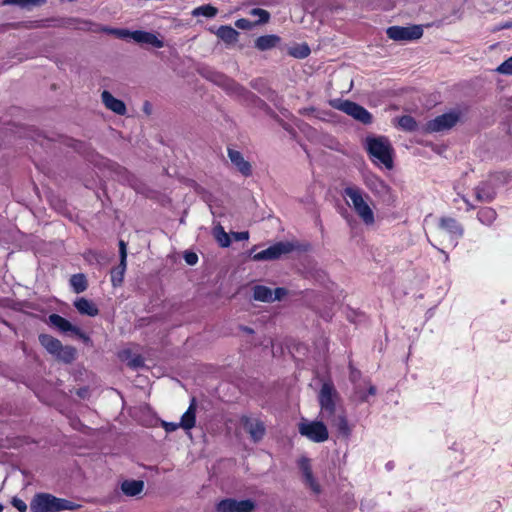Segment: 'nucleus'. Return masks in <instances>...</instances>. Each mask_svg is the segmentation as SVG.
Segmentation results:
<instances>
[{
	"instance_id": "f257e3e1",
	"label": "nucleus",
	"mask_w": 512,
	"mask_h": 512,
	"mask_svg": "<svg viewBox=\"0 0 512 512\" xmlns=\"http://www.w3.org/2000/svg\"><path fill=\"white\" fill-rule=\"evenodd\" d=\"M79 506L71 501L58 498L49 493H37L30 502L31 512H61L75 510Z\"/></svg>"
},
{
	"instance_id": "f03ea898",
	"label": "nucleus",
	"mask_w": 512,
	"mask_h": 512,
	"mask_svg": "<svg viewBox=\"0 0 512 512\" xmlns=\"http://www.w3.org/2000/svg\"><path fill=\"white\" fill-rule=\"evenodd\" d=\"M366 148L370 158L375 163H380L387 169L393 168V148L386 137H368Z\"/></svg>"
},
{
	"instance_id": "7ed1b4c3",
	"label": "nucleus",
	"mask_w": 512,
	"mask_h": 512,
	"mask_svg": "<svg viewBox=\"0 0 512 512\" xmlns=\"http://www.w3.org/2000/svg\"><path fill=\"white\" fill-rule=\"evenodd\" d=\"M343 196L351 200L355 213L366 225H373L375 222L374 212L367 203L368 195H364L361 188L348 186L343 190Z\"/></svg>"
},
{
	"instance_id": "20e7f679",
	"label": "nucleus",
	"mask_w": 512,
	"mask_h": 512,
	"mask_svg": "<svg viewBox=\"0 0 512 512\" xmlns=\"http://www.w3.org/2000/svg\"><path fill=\"white\" fill-rule=\"evenodd\" d=\"M463 227L462 225L453 217H441L438 222L437 231H436V239L444 238L446 235L450 236V240L447 244H444L443 241H440L442 247H439V251L443 254H448L446 249L450 247H454L456 243L454 240L463 236Z\"/></svg>"
},
{
	"instance_id": "39448f33",
	"label": "nucleus",
	"mask_w": 512,
	"mask_h": 512,
	"mask_svg": "<svg viewBox=\"0 0 512 512\" xmlns=\"http://www.w3.org/2000/svg\"><path fill=\"white\" fill-rule=\"evenodd\" d=\"M312 251V245L306 240H290V241H279L267 249L260 251L253 256H282L288 253H309Z\"/></svg>"
},
{
	"instance_id": "423d86ee",
	"label": "nucleus",
	"mask_w": 512,
	"mask_h": 512,
	"mask_svg": "<svg viewBox=\"0 0 512 512\" xmlns=\"http://www.w3.org/2000/svg\"><path fill=\"white\" fill-rule=\"evenodd\" d=\"M320 414L325 420L328 417L342 411L338 408L339 394L330 381L324 382L318 394Z\"/></svg>"
},
{
	"instance_id": "0eeeda50",
	"label": "nucleus",
	"mask_w": 512,
	"mask_h": 512,
	"mask_svg": "<svg viewBox=\"0 0 512 512\" xmlns=\"http://www.w3.org/2000/svg\"><path fill=\"white\" fill-rule=\"evenodd\" d=\"M40 344L47 350L48 353L65 363H71L75 360L76 349L72 346H63L62 343L48 334L39 335Z\"/></svg>"
},
{
	"instance_id": "6e6552de",
	"label": "nucleus",
	"mask_w": 512,
	"mask_h": 512,
	"mask_svg": "<svg viewBox=\"0 0 512 512\" xmlns=\"http://www.w3.org/2000/svg\"><path fill=\"white\" fill-rule=\"evenodd\" d=\"M330 105L364 125H369L373 121L372 114L366 108L351 100L334 99L330 101Z\"/></svg>"
},
{
	"instance_id": "1a4fd4ad",
	"label": "nucleus",
	"mask_w": 512,
	"mask_h": 512,
	"mask_svg": "<svg viewBox=\"0 0 512 512\" xmlns=\"http://www.w3.org/2000/svg\"><path fill=\"white\" fill-rule=\"evenodd\" d=\"M461 113L459 111H450L436 116L426 122L424 131L426 133L444 132L452 129L460 121Z\"/></svg>"
},
{
	"instance_id": "9d476101",
	"label": "nucleus",
	"mask_w": 512,
	"mask_h": 512,
	"mask_svg": "<svg viewBox=\"0 0 512 512\" xmlns=\"http://www.w3.org/2000/svg\"><path fill=\"white\" fill-rule=\"evenodd\" d=\"M110 32L119 38H131L140 44H149L155 48H162L164 42L155 34L142 30L129 31L127 29H111Z\"/></svg>"
},
{
	"instance_id": "9b49d317",
	"label": "nucleus",
	"mask_w": 512,
	"mask_h": 512,
	"mask_svg": "<svg viewBox=\"0 0 512 512\" xmlns=\"http://www.w3.org/2000/svg\"><path fill=\"white\" fill-rule=\"evenodd\" d=\"M299 432L316 443L325 442L329 437L327 427L321 421L302 422L299 424Z\"/></svg>"
},
{
	"instance_id": "f8f14e48",
	"label": "nucleus",
	"mask_w": 512,
	"mask_h": 512,
	"mask_svg": "<svg viewBox=\"0 0 512 512\" xmlns=\"http://www.w3.org/2000/svg\"><path fill=\"white\" fill-rule=\"evenodd\" d=\"M386 34L394 41H412L422 37L423 29L420 25L411 27L391 26L386 30Z\"/></svg>"
},
{
	"instance_id": "ddd939ff",
	"label": "nucleus",
	"mask_w": 512,
	"mask_h": 512,
	"mask_svg": "<svg viewBox=\"0 0 512 512\" xmlns=\"http://www.w3.org/2000/svg\"><path fill=\"white\" fill-rule=\"evenodd\" d=\"M256 504L251 499L236 500L234 498H226L216 505L217 512H253Z\"/></svg>"
},
{
	"instance_id": "4468645a",
	"label": "nucleus",
	"mask_w": 512,
	"mask_h": 512,
	"mask_svg": "<svg viewBox=\"0 0 512 512\" xmlns=\"http://www.w3.org/2000/svg\"><path fill=\"white\" fill-rule=\"evenodd\" d=\"M364 184L376 197L384 199L391 194V187L375 174L366 175Z\"/></svg>"
},
{
	"instance_id": "2eb2a0df",
	"label": "nucleus",
	"mask_w": 512,
	"mask_h": 512,
	"mask_svg": "<svg viewBox=\"0 0 512 512\" xmlns=\"http://www.w3.org/2000/svg\"><path fill=\"white\" fill-rule=\"evenodd\" d=\"M244 429L250 434L254 442L260 441L265 435L264 423L258 419L243 418Z\"/></svg>"
},
{
	"instance_id": "dca6fc26",
	"label": "nucleus",
	"mask_w": 512,
	"mask_h": 512,
	"mask_svg": "<svg viewBox=\"0 0 512 512\" xmlns=\"http://www.w3.org/2000/svg\"><path fill=\"white\" fill-rule=\"evenodd\" d=\"M228 157L232 164L243 176L248 177L252 174V166L248 161L244 159L241 152L229 148Z\"/></svg>"
},
{
	"instance_id": "f3484780",
	"label": "nucleus",
	"mask_w": 512,
	"mask_h": 512,
	"mask_svg": "<svg viewBox=\"0 0 512 512\" xmlns=\"http://www.w3.org/2000/svg\"><path fill=\"white\" fill-rule=\"evenodd\" d=\"M105 107L118 115H124L127 111L125 103L115 98L109 91L104 90L101 94Z\"/></svg>"
},
{
	"instance_id": "a211bd4d",
	"label": "nucleus",
	"mask_w": 512,
	"mask_h": 512,
	"mask_svg": "<svg viewBox=\"0 0 512 512\" xmlns=\"http://www.w3.org/2000/svg\"><path fill=\"white\" fill-rule=\"evenodd\" d=\"M300 469L302 471L305 484L315 493L319 494L321 489L320 485L316 482L313 477L310 462L307 458H302L299 462Z\"/></svg>"
},
{
	"instance_id": "6ab92c4d",
	"label": "nucleus",
	"mask_w": 512,
	"mask_h": 512,
	"mask_svg": "<svg viewBox=\"0 0 512 512\" xmlns=\"http://www.w3.org/2000/svg\"><path fill=\"white\" fill-rule=\"evenodd\" d=\"M48 322L50 325L56 327L61 332H72L82 336V332L78 327L72 325L68 320L58 314L49 315Z\"/></svg>"
},
{
	"instance_id": "aec40b11",
	"label": "nucleus",
	"mask_w": 512,
	"mask_h": 512,
	"mask_svg": "<svg viewBox=\"0 0 512 512\" xmlns=\"http://www.w3.org/2000/svg\"><path fill=\"white\" fill-rule=\"evenodd\" d=\"M476 199L480 202H491L496 197L495 187L487 180L475 188Z\"/></svg>"
},
{
	"instance_id": "412c9836",
	"label": "nucleus",
	"mask_w": 512,
	"mask_h": 512,
	"mask_svg": "<svg viewBox=\"0 0 512 512\" xmlns=\"http://www.w3.org/2000/svg\"><path fill=\"white\" fill-rule=\"evenodd\" d=\"M325 420L328 421L331 426L335 427L341 435L345 437L349 436L351 430L343 411H340L334 414V416L328 417Z\"/></svg>"
},
{
	"instance_id": "4be33fe9",
	"label": "nucleus",
	"mask_w": 512,
	"mask_h": 512,
	"mask_svg": "<svg viewBox=\"0 0 512 512\" xmlns=\"http://www.w3.org/2000/svg\"><path fill=\"white\" fill-rule=\"evenodd\" d=\"M196 422V400L192 398L187 411L182 415L181 421L179 422L181 428L184 430H190L195 426Z\"/></svg>"
},
{
	"instance_id": "5701e85b",
	"label": "nucleus",
	"mask_w": 512,
	"mask_h": 512,
	"mask_svg": "<svg viewBox=\"0 0 512 512\" xmlns=\"http://www.w3.org/2000/svg\"><path fill=\"white\" fill-rule=\"evenodd\" d=\"M74 306L80 314L96 316L99 313L97 306L86 298H79L74 302Z\"/></svg>"
},
{
	"instance_id": "b1692460",
	"label": "nucleus",
	"mask_w": 512,
	"mask_h": 512,
	"mask_svg": "<svg viewBox=\"0 0 512 512\" xmlns=\"http://www.w3.org/2000/svg\"><path fill=\"white\" fill-rule=\"evenodd\" d=\"M280 41L281 38L277 35H263L255 40V48L260 51L270 50L276 47Z\"/></svg>"
},
{
	"instance_id": "393cba45",
	"label": "nucleus",
	"mask_w": 512,
	"mask_h": 512,
	"mask_svg": "<svg viewBox=\"0 0 512 512\" xmlns=\"http://www.w3.org/2000/svg\"><path fill=\"white\" fill-rule=\"evenodd\" d=\"M144 482L141 480H125L121 484L122 492L130 497L137 496L143 491Z\"/></svg>"
},
{
	"instance_id": "a878e982",
	"label": "nucleus",
	"mask_w": 512,
	"mask_h": 512,
	"mask_svg": "<svg viewBox=\"0 0 512 512\" xmlns=\"http://www.w3.org/2000/svg\"><path fill=\"white\" fill-rule=\"evenodd\" d=\"M217 36L227 44H233L238 40L239 32L231 26L222 25L216 32Z\"/></svg>"
},
{
	"instance_id": "bb28decb",
	"label": "nucleus",
	"mask_w": 512,
	"mask_h": 512,
	"mask_svg": "<svg viewBox=\"0 0 512 512\" xmlns=\"http://www.w3.org/2000/svg\"><path fill=\"white\" fill-rule=\"evenodd\" d=\"M118 266L111 270V282L114 287L120 286L124 279V274L127 268L126 258H120Z\"/></svg>"
},
{
	"instance_id": "cd10ccee",
	"label": "nucleus",
	"mask_w": 512,
	"mask_h": 512,
	"mask_svg": "<svg viewBox=\"0 0 512 512\" xmlns=\"http://www.w3.org/2000/svg\"><path fill=\"white\" fill-rule=\"evenodd\" d=\"M253 298L261 302H273V290L262 285L253 288Z\"/></svg>"
},
{
	"instance_id": "c85d7f7f",
	"label": "nucleus",
	"mask_w": 512,
	"mask_h": 512,
	"mask_svg": "<svg viewBox=\"0 0 512 512\" xmlns=\"http://www.w3.org/2000/svg\"><path fill=\"white\" fill-rule=\"evenodd\" d=\"M478 220L484 225H491L497 218L496 211L491 207H482L477 212Z\"/></svg>"
},
{
	"instance_id": "c756f323",
	"label": "nucleus",
	"mask_w": 512,
	"mask_h": 512,
	"mask_svg": "<svg viewBox=\"0 0 512 512\" xmlns=\"http://www.w3.org/2000/svg\"><path fill=\"white\" fill-rule=\"evenodd\" d=\"M398 126L403 131L414 132L418 129V123L411 115H403L398 118Z\"/></svg>"
},
{
	"instance_id": "7c9ffc66",
	"label": "nucleus",
	"mask_w": 512,
	"mask_h": 512,
	"mask_svg": "<svg viewBox=\"0 0 512 512\" xmlns=\"http://www.w3.org/2000/svg\"><path fill=\"white\" fill-rule=\"evenodd\" d=\"M70 285L74 292L81 293L87 289V280L84 274H74L70 278Z\"/></svg>"
},
{
	"instance_id": "2f4dec72",
	"label": "nucleus",
	"mask_w": 512,
	"mask_h": 512,
	"mask_svg": "<svg viewBox=\"0 0 512 512\" xmlns=\"http://www.w3.org/2000/svg\"><path fill=\"white\" fill-rule=\"evenodd\" d=\"M511 175L507 171H498L489 174L488 181L495 187L497 185H503L510 181Z\"/></svg>"
},
{
	"instance_id": "473e14b6",
	"label": "nucleus",
	"mask_w": 512,
	"mask_h": 512,
	"mask_svg": "<svg viewBox=\"0 0 512 512\" xmlns=\"http://www.w3.org/2000/svg\"><path fill=\"white\" fill-rule=\"evenodd\" d=\"M217 13H218V9L210 4L196 7L192 11L193 16H204L207 18L215 17L217 15Z\"/></svg>"
},
{
	"instance_id": "72a5a7b5",
	"label": "nucleus",
	"mask_w": 512,
	"mask_h": 512,
	"mask_svg": "<svg viewBox=\"0 0 512 512\" xmlns=\"http://www.w3.org/2000/svg\"><path fill=\"white\" fill-rule=\"evenodd\" d=\"M121 358L127 361V365L131 368H139L143 365V359L139 355H132L130 351H123Z\"/></svg>"
},
{
	"instance_id": "f704fd0d",
	"label": "nucleus",
	"mask_w": 512,
	"mask_h": 512,
	"mask_svg": "<svg viewBox=\"0 0 512 512\" xmlns=\"http://www.w3.org/2000/svg\"><path fill=\"white\" fill-rule=\"evenodd\" d=\"M223 83L225 85V88L233 93H237L239 95L248 93V91L244 87L240 86L238 83H236L234 80L230 78H224Z\"/></svg>"
},
{
	"instance_id": "c9c22d12",
	"label": "nucleus",
	"mask_w": 512,
	"mask_h": 512,
	"mask_svg": "<svg viewBox=\"0 0 512 512\" xmlns=\"http://www.w3.org/2000/svg\"><path fill=\"white\" fill-rule=\"evenodd\" d=\"M215 238L221 247H228L231 243L229 234L221 226L215 229Z\"/></svg>"
},
{
	"instance_id": "e433bc0d",
	"label": "nucleus",
	"mask_w": 512,
	"mask_h": 512,
	"mask_svg": "<svg viewBox=\"0 0 512 512\" xmlns=\"http://www.w3.org/2000/svg\"><path fill=\"white\" fill-rule=\"evenodd\" d=\"M4 4H13L20 7L40 6L46 3V0H4Z\"/></svg>"
},
{
	"instance_id": "4c0bfd02",
	"label": "nucleus",
	"mask_w": 512,
	"mask_h": 512,
	"mask_svg": "<svg viewBox=\"0 0 512 512\" xmlns=\"http://www.w3.org/2000/svg\"><path fill=\"white\" fill-rule=\"evenodd\" d=\"M251 14L259 17V23H267L270 19V13L262 8L252 9Z\"/></svg>"
},
{
	"instance_id": "58836bf2",
	"label": "nucleus",
	"mask_w": 512,
	"mask_h": 512,
	"mask_svg": "<svg viewBox=\"0 0 512 512\" xmlns=\"http://www.w3.org/2000/svg\"><path fill=\"white\" fill-rule=\"evenodd\" d=\"M496 71L501 74L512 75V56L501 63Z\"/></svg>"
},
{
	"instance_id": "ea45409f",
	"label": "nucleus",
	"mask_w": 512,
	"mask_h": 512,
	"mask_svg": "<svg viewBox=\"0 0 512 512\" xmlns=\"http://www.w3.org/2000/svg\"><path fill=\"white\" fill-rule=\"evenodd\" d=\"M290 54L302 59L310 54V48L307 45H303L298 51H291Z\"/></svg>"
},
{
	"instance_id": "a19ab883",
	"label": "nucleus",
	"mask_w": 512,
	"mask_h": 512,
	"mask_svg": "<svg viewBox=\"0 0 512 512\" xmlns=\"http://www.w3.org/2000/svg\"><path fill=\"white\" fill-rule=\"evenodd\" d=\"M12 505L19 511V512H26L27 511V504L19 499V498H14L12 500Z\"/></svg>"
},
{
	"instance_id": "79ce46f5",
	"label": "nucleus",
	"mask_w": 512,
	"mask_h": 512,
	"mask_svg": "<svg viewBox=\"0 0 512 512\" xmlns=\"http://www.w3.org/2000/svg\"><path fill=\"white\" fill-rule=\"evenodd\" d=\"M162 426L165 429V431L168 432V433L176 431L178 428L181 427L179 423H176V422H166V421L162 422Z\"/></svg>"
},
{
	"instance_id": "37998d69",
	"label": "nucleus",
	"mask_w": 512,
	"mask_h": 512,
	"mask_svg": "<svg viewBox=\"0 0 512 512\" xmlns=\"http://www.w3.org/2000/svg\"><path fill=\"white\" fill-rule=\"evenodd\" d=\"M287 294V290L285 288H276L273 291V301L281 300Z\"/></svg>"
},
{
	"instance_id": "c03bdc74",
	"label": "nucleus",
	"mask_w": 512,
	"mask_h": 512,
	"mask_svg": "<svg viewBox=\"0 0 512 512\" xmlns=\"http://www.w3.org/2000/svg\"><path fill=\"white\" fill-rule=\"evenodd\" d=\"M232 235L236 241L247 240L249 237L248 232H235Z\"/></svg>"
},
{
	"instance_id": "a18cd8bd",
	"label": "nucleus",
	"mask_w": 512,
	"mask_h": 512,
	"mask_svg": "<svg viewBox=\"0 0 512 512\" xmlns=\"http://www.w3.org/2000/svg\"><path fill=\"white\" fill-rule=\"evenodd\" d=\"M119 256H127V244L123 241H119Z\"/></svg>"
},
{
	"instance_id": "49530a36",
	"label": "nucleus",
	"mask_w": 512,
	"mask_h": 512,
	"mask_svg": "<svg viewBox=\"0 0 512 512\" xmlns=\"http://www.w3.org/2000/svg\"><path fill=\"white\" fill-rule=\"evenodd\" d=\"M355 396L357 397L358 400H360L361 402H365L367 401V394L362 392L361 390H357L355 392Z\"/></svg>"
},
{
	"instance_id": "de8ad7c7",
	"label": "nucleus",
	"mask_w": 512,
	"mask_h": 512,
	"mask_svg": "<svg viewBox=\"0 0 512 512\" xmlns=\"http://www.w3.org/2000/svg\"><path fill=\"white\" fill-rule=\"evenodd\" d=\"M236 26L245 29L248 26V21L246 19H239L236 21Z\"/></svg>"
},
{
	"instance_id": "09e8293b",
	"label": "nucleus",
	"mask_w": 512,
	"mask_h": 512,
	"mask_svg": "<svg viewBox=\"0 0 512 512\" xmlns=\"http://www.w3.org/2000/svg\"><path fill=\"white\" fill-rule=\"evenodd\" d=\"M186 263L190 266H193L197 263L198 258H185Z\"/></svg>"
},
{
	"instance_id": "8fccbe9b",
	"label": "nucleus",
	"mask_w": 512,
	"mask_h": 512,
	"mask_svg": "<svg viewBox=\"0 0 512 512\" xmlns=\"http://www.w3.org/2000/svg\"><path fill=\"white\" fill-rule=\"evenodd\" d=\"M376 394V387L374 385H369L368 388V395H375Z\"/></svg>"
},
{
	"instance_id": "3c124183",
	"label": "nucleus",
	"mask_w": 512,
	"mask_h": 512,
	"mask_svg": "<svg viewBox=\"0 0 512 512\" xmlns=\"http://www.w3.org/2000/svg\"><path fill=\"white\" fill-rule=\"evenodd\" d=\"M183 256L189 257V256H197V255H196V253L187 250L184 252Z\"/></svg>"
},
{
	"instance_id": "603ef678",
	"label": "nucleus",
	"mask_w": 512,
	"mask_h": 512,
	"mask_svg": "<svg viewBox=\"0 0 512 512\" xmlns=\"http://www.w3.org/2000/svg\"><path fill=\"white\" fill-rule=\"evenodd\" d=\"M245 330L247 331V333H251L252 330L250 328H245Z\"/></svg>"
},
{
	"instance_id": "864d4df0",
	"label": "nucleus",
	"mask_w": 512,
	"mask_h": 512,
	"mask_svg": "<svg viewBox=\"0 0 512 512\" xmlns=\"http://www.w3.org/2000/svg\"><path fill=\"white\" fill-rule=\"evenodd\" d=\"M504 27H507V28H509V27H512V25H510V24H507V25H505Z\"/></svg>"
},
{
	"instance_id": "5fc2aeb1",
	"label": "nucleus",
	"mask_w": 512,
	"mask_h": 512,
	"mask_svg": "<svg viewBox=\"0 0 512 512\" xmlns=\"http://www.w3.org/2000/svg\"><path fill=\"white\" fill-rule=\"evenodd\" d=\"M3 510V506L0 504V512H2Z\"/></svg>"
}]
</instances>
